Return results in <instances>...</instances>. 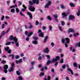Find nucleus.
Returning a JSON list of instances; mask_svg holds the SVG:
<instances>
[{
    "instance_id": "obj_6",
    "label": "nucleus",
    "mask_w": 80,
    "mask_h": 80,
    "mask_svg": "<svg viewBox=\"0 0 80 80\" xmlns=\"http://www.w3.org/2000/svg\"><path fill=\"white\" fill-rule=\"evenodd\" d=\"M9 39L10 40H13V41H15L17 38L16 37H13V36H11Z\"/></svg>"
},
{
    "instance_id": "obj_11",
    "label": "nucleus",
    "mask_w": 80,
    "mask_h": 80,
    "mask_svg": "<svg viewBox=\"0 0 80 80\" xmlns=\"http://www.w3.org/2000/svg\"><path fill=\"white\" fill-rule=\"evenodd\" d=\"M15 44H16V47H18V46H19V44H18V43H19V42H18V39H17L15 41Z\"/></svg>"
},
{
    "instance_id": "obj_26",
    "label": "nucleus",
    "mask_w": 80,
    "mask_h": 80,
    "mask_svg": "<svg viewBox=\"0 0 80 80\" xmlns=\"http://www.w3.org/2000/svg\"><path fill=\"white\" fill-rule=\"evenodd\" d=\"M69 5L71 6V7H73L75 6L74 4H73V3H69Z\"/></svg>"
},
{
    "instance_id": "obj_3",
    "label": "nucleus",
    "mask_w": 80,
    "mask_h": 80,
    "mask_svg": "<svg viewBox=\"0 0 80 80\" xmlns=\"http://www.w3.org/2000/svg\"><path fill=\"white\" fill-rule=\"evenodd\" d=\"M60 60V57L58 56L56 57V58H53V59H52V61H51V62L52 63H53H53H55V62H56L57 61V60Z\"/></svg>"
},
{
    "instance_id": "obj_29",
    "label": "nucleus",
    "mask_w": 80,
    "mask_h": 80,
    "mask_svg": "<svg viewBox=\"0 0 80 80\" xmlns=\"http://www.w3.org/2000/svg\"><path fill=\"white\" fill-rule=\"evenodd\" d=\"M50 77L48 76L47 78V79L46 78H44V80H50Z\"/></svg>"
},
{
    "instance_id": "obj_48",
    "label": "nucleus",
    "mask_w": 80,
    "mask_h": 80,
    "mask_svg": "<svg viewBox=\"0 0 80 80\" xmlns=\"http://www.w3.org/2000/svg\"><path fill=\"white\" fill-rule=\"evenodd\" d=\"M38 60H42V57H39L38 58Z\"/></svg>"
},
{
    "instance_id": "obj_53",
    "label": "nucleus",
    "mask_w": 80,
    "mask_h": 80,
    "mask_svg": "<svg viewBox=\"0 0 80 80\" xmlns=\"http://www.w3.org/2000/svg\"><path fill=\"white\" fill-rule=\"evenodd\" d=\"M39 22H38V21H36L35 23L36 25H38Z\"/></svg>"
},
{
    "instance_id": "obj_16",
    "label": "nucleus",
    "mask_w": 80,
    "mask_h": 80,
    "mask_svg": "<svg viewBox=\"0 0 80 80\" xmlns=\"http://www.w3.org/2000/svg\"><path fill=\"white\" fill-rule=\"evenodd\" d=\"M52 63V61L48 60V62L46 63V65H50V63Z\"/></svg>"
},
{
    "instance_id": "obj_30",
    "label": "nucleus",
    "mask_w": 80,
    "mask_h": 80,
    "mask_svg": "<svg viewBox=\"0 0 80 80\" xmlns=\"http://www.w3.org/2000/svg\"><path fill=\"white\" fill-rule=\"evenodd\" d=\"M45 75V74L44 72H41L39 74L40 77H41V76H43Z\"/></svg>"
},
{
    "instance_id": "obj_36",
    "label": "nucleus",
    "mask_w": 80,
    "mask_h": 80,
    "mask_svg": "<svg viewBox=\"0 0 80 80\" xmlns=\"http://www.w3.org/2000/svg\"><path fill=\"white\" fill-rule=\"evenodd\" d=\"M10 12H11L12 13H14L15 12V9H12L11 10Z\"/></svg>"
},
{
    "instance_id": "obj_37",
    "label": "nucleus",
    "mask_w": 80,
    "mask_h": 80,
    "mask_svg": "<svg viewBox=\"0 0 80 80\" xmlns=\"http://www.w3.org/2000/svg\"><path fill=\"white\" fill-rule=\"evenodd\" d=\"M35 62L32 61L31 62V65H34V64H35Z\"/></svg>"
},
{
    "instance_id": "obj_44",
    "label": "nucleus",
    "mask_w": 80,
    "mask_h": 80,
    "mask_svg": "<svg viewBox=\"0 0 80 80\" xmlns=\"http://www.w3.org/2000/svg\"><path fill=\"white\" fill-rule=\"evenodd\" d=\"M61 7L62 8H63V9H65V7H64V6H63V5L62 4L61 5Z\"/></svg>"
},
{
    "instance_id": "obj_20",
    "label": "nucleus",
    "mask_w": 80,
    "mask_h": 80,
    "mask_svg": "<svg viewBox=\"0 0 80 80\" xmlns=\"http://www.w3.org/2000/svg\"><path fill=\"white\" fill-rule=\"evenodd\" d=\"M32 43L34 44V45H37V44H38V42H37V41L35 40L32 41Z\"/></svg>"
},
{
    "instance_id": "obj_21",
    "label": "nucleus",
    "mask_w": 80,
    "mask_h": 80,
    "mask_svg": "<svg viewBox=\"0 0 80 80\" xmlns=\"http://www.w3.org/2000/svg\"><path fill=\"white\" fill-rule=\"evenodd\" d=\"M47 39H48V36H46L45 37L44 39L43 42H44V43H45L46 42H47Z\"/></svg>"
},
{
    "instance_id": "obj_23",
    "label": "nucleus",
    "mask_w": 80,
    "mask_h": 80,
    "mask_svg": "<svg viewBox=\"0 0 80 80\" xmlns=\"http://www.w3.org/2000/svg\"><path fill=\"white\" fill-rule=\"evenodd\" d=\"M39 36L40 37H44V34L42 32H41L39 34Z\"/></svg>"
},
{
    "instance_id": "obj_49",
    "label": "nucleus",
    "mask_w": 80,
    "mask_h": 80,
    "mask_svg": "<svg viewBox=\"0 0 80 80\" xmlns=\"http://www.w3.org/2000/svg\"><path fill=\"white\" fill-rule=\"evenodd\" d=\"M5 25L4 24H3L2 25V29H3V28H5Z\"/></svg>"
},
{
    "instance_id": "obj_8",
    "label": "nucleus",
    "mask_w": 80,
    "mask_h": 80,
    "mask_svg": "<svg viewBox=\"0 0 80 80\" xmlns=\"http://www.w3.org/2000/svg\"><path fill=\"white\" fill-rule=\"evenodd\" d=\"M75 16L72 15H70L69 17V20H73V19H75Z\"/></svg>"
},
{
    "instance_id": "obj_47",
    "label": "nucleus",
    "mask_w": 80,
    "mask_h": 80,
    "mask_svg": "<svg viewBox=\"0 0 80 80\" xmlns=\"http://www.w3.org/2000/svg\"><path fill=\"white\" fill-rule=\"evenodd\" d=\"M25 27L26 29H28V28H29L28 27V26H27V24L25 25Z\"/></svg>"
},
{
    "instance_id": "obj_35",
    "label": "nucleus",
    "mask_w": 80,
    "mask_h": 80,
    "mask_svg": "<svg viewBox=\"0 0 80 80\" xmlns=\"http://www.w3.org/2000/svg\"><path fill=\"white\" fill-rule=\"evenodd\" d=\"M53 16L54 17L55 19L57 18H58V16L57 14H56V15L54 14L53 15Z\"/></svg>"
},
{
    "instance_id": "obj_38",
    "label": "nucleus",
    "mask_w": 80,
    "mask_h": 80,
    "mask_svg": "<svg viewBox=\"0 0 80 80\" xmlns=\"http://www.w3.org/2000/svg\"><path fill=\"white\" fill-rule=\"evenodd\" d=\"M73 65L75 67H77V63L74 62L73 63Z\"/></svg>"
},
{
    "instance_id": "obj_55",
    "label": "nucleus",
    "mask_w": 80,
    "mask_h": 80,
    "mask_svg": "<svg viewBox=\"0 0 80 80\" xmlns=\"http://www.w3.org/2000/svg\"><path fill=\"white\" fill-rule=\"evenodd\" d=\"M65 65L64 64L62 66V68L64 69V68H65Z\"/></svg>"
},
{
    "instance_id": "obj_2",
    "label": "nucleus",
    "mask_w": 80,
    "mask_h": 80,
    "mask_svg": "<svg viewBox=\"0 0 80 80\" xmlns=\"http://www.w3.org/2000/svg\"><path fill=\"white\" fill-rule=\"evenodd\" d=\"M8 68V66L7 65H4L3 67V71L4 73H7L8 72L7 69Z\"/></svg>"
},
{
    "instance_id": "obj_27",
    "label": "nucleus",
    "mask_w": 80,
    "mask_h": 80,
    "mask_svg": "<svg viewBox=\"0 0 80 80\" xmlns=\"http://www.w3.org/2000/svg\"><path fill=\"white\" fill-rule=\"evenodd\" d=\"M65 38H63L62 39V43H65Z\"/></svg>"
},
{
    "instance_id": "obj_19",
    "label": "nucleus",
    "mask_w": 80,
    "mask_h": 80,
    "mask_svg": "<svg viewBox=\"0 0 80 80\" xmlns=\"http://www.w3.org/2000/svg\"><path fill=\"white\" fill-rule=\"evenodd\" d=\"M68 33H70V32H74V30L72 29H70L68 30Z\"/></svg>"
},
{
    "instance_id": "obj_46",
    "label": "nucleus",
    "mask_w": 80,
    "mask_h": 80,
    "mask_svg": "<svg viewBox=\"0 0 80 80\" xmlns=\"http://www.w3.org/2000/svg\"><path fill=\"white\" fill-rule=\"evenodd\" d=\"M33 38L34 39V40H38V37H33Z\"/></svg>"
},
{
    "instance_id": "obj_57",
    "label": "nucleus",
    "mask_w": 80,
    "mask_h": 80,
    "mask_svg": "<svg viewBox=\"0 0 80 80\" xmlns=\"http://www.w3.org/2000/svg\"><path fill=\"white\" fill-rule=\"evenodd\" d=\"M2 63H6V61H5L4 60H2Z\"/></svg>"
},
{
    "instance_id": "obj_5",
    "label": "nucleus",
    "mask_w": 80,
    "mask_h": 80,
    "mask_svg": "<svg viewBox=\"0 0 80 80\" xmlns=\"http://www.w3.org/2000/svg\"><path fill=\"white\" fill-rule=\"evenodd\" d=\"M14 66V63H13L11 64V67L10 68V69L8 70L9 72L13 71V66Z\"/></svg>"
},
{
    "instance_id": "obj_52",
    "label": "nucleus",
    "mask_w": 80,
    "mask_h": 80,
    "mask_svg": "<svg viewBox=\"0 0 80 80\" xmlns=\"http://www.w3.org/2000/svg\"><path fill=\"white\" fill-rule=\"evenodd\" d=\"M49 30H50L51 31H52V27L51 26H50L49 27Z\"/></svg>"
},
{
    "instance_id": "obj_31",
    "label": "nucleus",
    "mask_w": 80,
    "mask_h": 80,
    "mask_svg": "<svg viewBox=\"0 0 80 80\" xmlns=\"http://www.w3.org/2000/svg\"><path fill=\"white\" fill-rule=\"evenodd\" d=\"M11 42H7L5 44L6 45H9L11 44Z\"/></svg>"
},
{
    "instance_id": "obj_14",
    "label": "nucleus",
    "mask_w": 80,
    "mask_h": 80,
    "mask_svg": "<svg viewBox=\"0 0 80 80\" xmlns=\"http://www.w3.org/2000/svg\"><path fill=\"white\" fill-rule=\"evenodd\" d=\"M67 70L68 71H69V72H70L71 73V75H73V71H72V70L70 68H68L67 69Z\"/></svg>"
},
{
    "instance_id": "obj_18",
    "label": "nucleus",
    "mask_w": 80,
    "mask_h": 80,
    "mask_svg": "<svg viewBox=\"0 0 80 80\" xmlns=\"http://www.w3.org/2000/svg\"><path fill=\"white\" fill-rule=\"evenodd\" d=\"M65 40L66 41V43H70V40L68 38H65Z\"/></svg>"
},
{
    "instance_id": "obj_60",
    "label": "nucleus",
    "mask_w": 80,
    "mask_h": 80,
    "mask_svg": "<svg viewBox=\"0 0 80 80\" xmlns=\"http://www.w3.org/2000/svg\"><path fill=\"white\" fill-rule=\"evenodd\" d=\"M20 56L21 57H23L24 56V55L23 53H21L20 54Z\"/></svg>"
},
{
    "instance_id": "obj_25",
    "label": "nucleus",
    "mask_w": 80,
    "mask_h": 80,
    "mask_svg": "<svg viewBox=\"0 0 80 80\" xmlns=\"http://www.w3.org/2000/svg\"><path fill=\"white\" fill-rule=\"evenodd\" d=\"M33 34V32H30L28 34V37H30Z\"/></svg>"
},
{
    "instance_id": "obj_54",
    "label": "nucleus",
    "mask_w": 80,
    "mask_h": 80,
    "mask_svg": "<svg viewBox=\"0 0 80 80\" xmlns=\"http://www.w3.org/2000/svg\"><path fill=\"white\" fill-rule=\"evenodd\" d=\"M61 25H62V26H63V25H65V22L63 21L61 23Z\"/></svg>"
},
{
    "instance_id": "obj_56",
    "label": "nucleus",
    "mask_w": 80,
    "mask_h": 80,
    "mask_svg": "<svg viewBox=\"0 0 80 80\" xmlns=\"http://www.w3.org/2000/svg\"><path fill=\"white\" fill-rule=\"evenodd\" d=\"M4 18H5V17L4 16H2V18L1 19V20H3L4 19Z\"/></svg>"
},
{
    "instance_id": "obj_15",
    "label": "nucleus",
    "mask_w": 80,
    "mask_h": 80,
    "mask_svg": "<svg viewBox=\"0 0 80 80\" xmlns=\"http://www.w3.org/2000/svg\"><path fill=\"white\" fill-rule=\"evenodd\" d=\"M22 7L24 8H23L22 9V12H24L25 10H26V9L27 8V7H25V6L24 5V4L22 5Z\"/></svg>"
},
{
    "instance_id": "obj_33",
    "label": "nucleus",
    "mask_w": 80,
    "mask_h": 80,
    "mask_svg": "<svg viewBox=\"0 0 80 80\" xmlns=\"http://www.w3.org/2000/svg\"><path fill=\"white\" fill-rule=\"evenodd\" d=\"M45 56L48 58V60H50V56L48 55H46Z\"/></svg>"
},
{
    "instance_id": "obj_10",
    "label": "nucleus",
    "mask_w": 80,
    "mask_h": 80,
    "mask_svg": "<svg viewBox=\"0 0 80 80\" xmlns=\"http://www.w3.org/2000/svg\"><path fill=\"white\" fill-rule=\"evenodd\" d=\"M27 14L29 16L31 19H32L33 18V16H32V13L29 12H27Z\"/></svg>"
},
{
    "instance_id": "obj_41",
    "label": "nucleus",
    "mask_w": 80,
    "mask_h": 80,
    "mask_svg": "<svg viewBox=\"0 0 80 80\" xmlns=\"http://www.w3.org/2000/svg\"><path fill=\"white\" fill-rule=\"evenodd\" d=\"M29 29H32V28H33V25H32L31 24L30 26L29 27Z\"/></svg>"
},
{
    "instance_id": "obj_58",
    "label": "nucleus",
    "mask_w": 80,
    "mask_h": 80,
    "mask_svg": "<svg viewBox=\"0 0 80 80\" xmlns=\"http://www.w3.org/2000/svg\"><path fill=\"white\" fill-rule=\"evenodd\" d=\"M58 63V62H56V63L54 64L55 66L56 67L57 66Z\"/></svg>"
},
{
    "instance_id": "obj_43",
    "label": "nucleus",
    "mask_w": 80,
    "mask_h": 80,
    "mask_svg": "<svg viewBox=\"0 0 80 80\" xmlns=\"http://www.w3.org/2000/svg\"><path fill=\"white\" fill-rule=\"evenodd\" d=\"M16 73L18 75H20V72L19 71H17Z\"/></svg>"
},
{
    "instance_id": "obj_12",
    "label": "nucleus",
    "mask_w": 80,
    "mask_h": 80,
    "mask_svg": "<svg viewBox=\"0 0 80 80\" xmlns=\"http://www.w3.org/2000/svg\"><path fill=\"white\" fill-rule=\"evenodd\" d=\"M23 59L22 58L20 59L18 61H16V63L17 64H18V63H22V62H23Z\"/></svg>"
},
{
    "instance_id": "obj_39",
    "label": "nucleus",
    "mask_w": 80,
    "mask_h": 80,
    "mask_svg": "<svg viewBox=\"0 0 80 80\" xmlns=\"http://www.w3.org/2000/svg\"><path fill=\"white\" fill-rule=\"evenodd\" d=\"M47 18L49 20H52V18L48 16L47 17Z\"/></svg>"
},
{
    "instance_id": "obj_59",
    "label": "nucleus",
    "mask_w": 80,
    "mask_h": 80,
    "mask_svg": "<svg viewBox=\"0 0 80 80\" xmlns=\"http://www.w3.org/2000/svg\"><path fill=\"white\" fill-rule=\"evenodd\" d=\"M5 35V31H3L2 33V34L1 35V36H2V35Z\"/></svg>"
},
{
    "instance_id": "obj_61",
    "label": "nucleus",
    "mask_w": 80,
    "mask_h": 80,
    "mask_svg": "<svg viewBox=\"0 0 80 80\" xmlns=\"http://www.w3.org/2000/svg\"><path fill=\"white\" fill-rule=\"evenodd\" d=\"M66 80H70V78H69V77H66Z\"/></svg>"
},
{
    "instance_id": "obj_13",
    "label": "nucleus",
    "mask_w": 80,
    "mask_h": 80,
    "mask_svg": "<svg viewBox=\"0 0 80 80\" xmlns=\"http://www.w3.org/2000/svg\"><path fill=\"white\" fill-rule=\"evenodd\" d=\"M44 52L46 53H48V52L49 51L48 50V48H46L44 50Z\"/></svg>"
},
{
    "instance_id": "obj_7",
    "label": "nucleus",
    "mask_w": 80,
    "mask_h": 80,
    "mask_svg": "<svg viewBox=\"0 0 80 80\" xmlns=\"http://www.w3.org/2000/svg\"><path fill=\"white\" fill-rule=\"evenodd\" d=\"M28 8L30 11H31V12H34L35 11V7H32V6H29Z\"/></svg>"
},
{
    "instance_id": "obj_9",
    "label": "nucleus",
    "mask_w": 80,
    "mask_h": 80,
    "mask_svg": "<svg viewBox=\"0 0 80 80\" xmlns=\"http://www.w3.org/2000/svg\"><path fill=\"white\" fill-rule=\"evenodd\" d=\"M4 48L5 51H8V53H11V50H9V47H7V48Z\"/></svg>"
},
{
    "instance_id": "obj_17",
    "label": "nucleus",
    "mask_w": 80,
    "mask_h": 80,
    "mask_svg": "<svg viewBox=\"0 0 80 80\" xmlns=\"http://www.w3.org/2000/svg\"><path fill=\"white\" fill-rule=\"evenodd\" d=\"M62 15H63V16L62 17V18H64L65 17H66L67 16V14H66L65 12H63L62 13Z\"/></svg>"
},
{
    "instance_id": "obj_64",
    "label": "nucleus",
    "mask_w": 80,
    "mask_h": 80,
    "mask_svg": "<svg viewBox=\"0 0 80 80\" xmlns=\"http://www.w3.org/2000/svg\"><path fill=\"white\" fill-rule=\"evenodd\" d=\"M2 80H5V77H2Z\"/></svg>"
},
{
    "instance_id": "obj_63",
    "label": "nucleus",
    "mask_w": 80,
    "mask_h": 80,
    "mask_svg": "<svg viewBox=\"0 0 80 80\" xmlns=\"http://www.w3.org/2000/svg\"><path fill=\"white\" fill-rule=\"evenodd\" d=\"M42 32V31L41 30L38 29V33H41Z\"/></svg>"
},
{
    "instance_id": "obj_62",
    "label": "nucleus",
    "mask_w": 80,
    "mask_h": 80,
    "mask_svg": "<svg viewBox=\"0 0 80 80\" xmlns=\"http://www.w3.org/2000/svg\"><path fill=\"white\" fill-rule=\"evenodd\" d=\"M7 5H9V3H10V2L9 1H7Z\"/></svg>"
},
{
    "instance_id": "obj_40",
    "label": "nucleus",
    "mask_w": 80,
    "mask_h": 80,
    "mask_svg": "<svg viewBox=\"0 0 80 80\" xmlns=\"http://www.w3.org/2000/svg\"><path fill=\"white\" fill-rule=\"evenodd\" d=\"M58 27L60 30V31H61V32H62V27H60L59 26H58Z\"/></svg>"
},
{
    "instance_id": "obj_1",
    "label": "nucleus",
    "mask_w": 80,
    "mask_h": 80,
    "mask_svg": "<svg viewBox=\"0 0 80 80\" xmlns=\"http://www.w3.org/2000/svg\"><path fill=\"white\" fill-rule=\"evenodd\" d=\"M32 2L31 1H29V3L31 5H33V3H36L37 4H38V3H39V1H38V0H32Z\"/></svg>"
},
{
    "instance_id": "obj_28",
    "label": "nucleus",
    "mask_w": 80,
    "mask_h": 80,
    "mask_svg": "<svg viewBox=\"0 0 80 80\" xmlns=\"http://www.w3.org/2000/svg\"><path fill=\"white\" fill-rule=\"evenodd\" d=\"M75 47H80V42L76 44L75 45Z\"/></svg>"
},
{
    "instance_id": "obj_22",
    "label": "nucleus",
    "mask_w": 80,
    "mask_h": 80,
    "mask_svg": "<svg viewBox=\"0 0 80 80\" xmlns=\"http://www.w3.org/2000/svg\"><path fill=\"white\" fill-rule=\"evenodd\" d=\"M76 14L77 16H80V9H78V12H76Z\"/></svg>"
},
{
    "instance_id": "obj_34",
    "label": "nucleus",
    "mask_w": 80,
    "mask_h": 80,
    "mask_svg": "<svg viewBox=\"0 0 80 80\" xmlns=\"http://www.w3.org/2000/svg\"><path fill=\"white\" fill-rule=\"evenodd\" d=\"M22 3L21 1H19L18 2V6L19 7V6H20L21 5H22Z\"/></svg>"
},
{
    "instance_id": "obj_4",
    "label": "nucleus",
    "mask_w": 80,
    "mask_h": 80,
    "mask_svg": "<svg viewBox=\"0 0 80 80\" xmlns=\"http://www.w3.org/2000/svg\"><path fill=\"white\" fill-rule=\"evenodd\" d=\"M52 4V2L50 1H48L47 4L45 6V8H49V6Z\"/></svg>"
},
{
    "instance_id": "obj_32",
    "label": "nucleus",
    "mask_w": 80,
    "mask_h": 80,
    "mask_svg": "<svg viewBox=\"0 0 80 80\" xmlns=\"http://www.w3.org/2000/svg\"><path fill=\"white\" fill-rule=\"evenodd\" d=\"M78 35H79V34H78V33H76L74 34V36L75 37H77V36H78Z\"/></svg>"
},
{
    "instance_id": "obj_50",
    "label": "nucleus",
    "mask_w": 80,
    "mask_h": 80,
    "mask_svg": "<svg viewBox=\"0 0 80 80\" xmlns=\"http://www.w3.org/2000/svg\"><path fill=\"white\" fill-rule=\"evenodd\" d=\"M10 28H9L8 29V30L6 32V33H8V32H9V31H10Z\"/></svg>"
},
{
    "instance_id": "obj_42",
    "label": "nucleus",
    "mask_w": 80,
    "mask_h": 80,
    "mask_svg": "<svg viewBox=\"0 0 80 80\" xmlns=\"http://www.w3.org/2000/svg\"><path fill=\"white\" fill-rule=\"evenodd\" d=\"M16 11L17 13H18L20 12V10H19V9L18 8H16Z\"/></svg>"
},
{
    "instance_id": "obj_51",
    "label": "nucleus",
    "mask_w": 80,
    "mask_h": 80,
    "mask_svg": "<svg viewBox=\"0 0 80 80\" xmlns=\"http://www.w3.org/2000/svg\"><path fill=\"white\" fill-rule=\"evenodd\" d=\"M20 14L21 15V16H24L25 15L22 13V12H20Z\"/></svg>"
},
{
    "instance_id": "obj_45",
    "label": "nucleus",
    "mask_w": 80,
    "mask_h": 80,
    "mask_svg": "<svg viewBox=\"0 0 80 80\" xmlns=\"http://www.w3.org/2000/svg\"><path fill=\"white\" fill-rule=\"evenodd\" d=\"M60 63H63V59H62L60 60Z\"/></svg>"
},
{
    "instance_id": "obj_24",
    "label": "nucleus",
    "mask_w": 80,
    "mask_h": 80,
    "mask_svg": "<svg viewBox=\"0 0 80 80\" xmlns=\"http://www.w3.org/2000/svg\"><path fill=\"white\" fill-rule=\"evenodd\" d=\"M17 80H23V78L21 76H19L18 77V79Z\"/></svg>"
}]
</instances>
